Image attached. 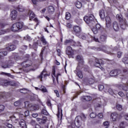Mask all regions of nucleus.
I'll return each instance as SVG.
<instances>
[{
	"label": "nucleus",
	"mask_w": 128,
	"mask_h": 128,
	"mask_svg": "<svg viewBox=\"0 0 128 128\" xmlns=\"http://www.w3.org/2000/svg\"><path fill=\"white\" fill-rule=\"evenodd\" d=\"M81 100L84 102H90V100H92V97L90 96H83L81 97Z\"/></svg>",
	"instance_id": "obj_22"
},
{
	"label": "nucleus",
	"mask_w": 128,
	"mask_h": 128,
	"mask_svg": "<svg viewBox=\"0 0 128 128\" xmlns=\"http://www.w3.org/2000/svg\"><path fill=\"white\" fill-rule=\"evenodd\" d=\"M92 50H94L98 51V50H102V49L100 48H96L94 46H92L91 48Z\"/></svg>",
	"instance_id": "obj_56"
},
{
	"label": "nucleus",
	"mask_w": 128,
	"mask_h": 128,
	"mask_svg": "<svg viewBox=\"0 0 128 128\" xmlns=\"http://www.w3.org/2000/svg\"><path fill=\"white\" fill-rule=\"evenodd\" d=\"M100 40L101 42H106V35H102L100 37Z\"/></svg>",
	"instance_id": "obj_38"
},
{
	"label": "nucleus",
	"mask_w": 128,
	"mask_h": 128,
	"mask_svg": "<svg viewBox=\"0 0 128 128\" xmlns=\"http://www.w3.org/2000/svg\"><path fill=\"white\" fill-rule=\"evenodd\" d=\"M16 48V46L14 45H10L8 47H6L5 50L8 52H12V50H14Z\"/></svg>",
	"instance_id": "obj_17"
},
{
	"label": "nucleus",
	"mask_w": 128,
	"mask_h": 128,
	"mask_svg": "<svg viewBox=\"0 0 128 128\" xmlns=\"http://www.w3.org/2000/svg\"><path fill=\"white\" fill-rule=\"evenodd\" d=\"M19 124L22 128H28L26 124V121L22 119L20 121Z\"/></svg>",
	"instance_id": "obj_19"
},
{
	"label": "nucleus",
	"mask_w": 128,
	"mask_h": 128,
	"mask_svg": "<svg viewBox=\"0 0 128 128\" xmlns=\"http://www.w3.org/2000/svg\"><path fill=\"white\" fill-rule=\"evenodd\" d=\"M4 106L0 105V112H4Z\"/></svg>",
	"instance_id": "obj_58"
},
{
	"label": "nucleus",
	"mask_w": 128,
	"mask_h": 128,
	"mask_svg": "<svg viewBox=\"0 0 128 128\" xmlns=\"http://www.w3.org/2000/svg\"><path fill=\"white\" fill-rule=\"evenodd\" d=\"M76 60L80 64H84V58L82 55H78L76 57Z\"/></svg>",
	"instance_id": "obj_20"
},
{
	"label": "nucleus",
	"mask_w": 128,
	"mask_h": 128,
	"mask_svg": "<svg viewBox=\"0 0 128 128\" xmlns=\"http://www.w3.org/2000/svg\"><path fill=\"white\" fill-rule=\"evenodd\" d=\"M126 123L124 122H122L120 124V128H126Z\"/></svg>",
	"instance_id": "obj_35"
},
{
	"label": "nucleus",
	"mask_w": 128,
	"mask_h": 128,
	"mask_svg": "<svg viewBox=\"0 0 128 128\" xmlns=\"http://www.w3.org/2000/svg\"><path fill=\"white\" fill-rule=\"evenodd\" d=\"M14 106H20V100H17L14 102Z\"/></svg>",
	"instance_id": "obj_44"
},
{
	"label": "nucleus",
	"mask_w": 128,
	"mask_h": 128,
	"mask_svg": "<svg viewBox=\"0 0 128 128\" xmlns=\"http://www.w3.org/2000/svg\"><path fill=\"white\" fill-rule=\"evenodd\" d=\"M94 3H90L88 4V8L90 10H92V8H94Z\"/></svg>",
	"instance_id": "obj_55"
},
{
	"label": "nucleus",
	"mask_w": 128,
	"mask_h": 128,
	"mask_svg": "<svg viewBox=\"0 0 128 128\" xmlns=\"http://www.w3.org/2000/svg\"><path fill=\"white\" fill-rule=\"evenodd\" d=\"M52 74L54 76H56V80H57V82H58V76H61L60 73L58 74L56 76V69L54 68H52Z\"/></svg>",
	"instance_id": "obj_23"
},
{
	"label": "nucleus",
	"mask_w": 128,
	"mask_h": 128,
	"mask_svg": "<svg viewBox=\"0 0 128 128\" xmlns=\"http://www.w3.org/2000/svg\"><path fill=\"white\" fill-rule=\"evenodd\" d=\"M103 124L104 126L108 127V125L110 124L108 123V122H104Z\"/></svg>",
	"instance_id": "obj_63"
},
{
	"label": "nucleus",
	"mask_w": 128,
	"mask_h": 128,
	"mask_svg": "<svg viewBox=\"0 0 128 128\" xmlns=\"http://www.w3.org/2000/svg\"><path fill=\"white\" fill-rule=\"evenodd\" d=\"M102 50H104L106 54H110L111 56H112V54H114V53H112L111 52H110L108 51H107L106 50V46H102Z\"/></svg>",
	"instance_id": "obj_28"
},
{
	"label": "nucleus",
	"mask_w": 128,
	"mask_h": 128,
	"mask_svg": "<svg viewBox=\"0 0 128 128\" xmlns=\"http://www.w3.org/2000/svg\"><path fill=\"white\" fill-rule=\"evenodd\" d=\"M28 14L29 16L30 20H32L36 16L32 10H29Z\"/></svg>",
	"instance_id": "obj_25"
},
{
	"label": "nucleus",
	"mask_w": 128,
	"mask_h": 128,
	"mask_svg": "<svg viewBox=\"0 0 128 128\" xmlns=\"http://www.w3.org/2000/svg\"><path fill=\"white\" fill-rule=\"evenodd\" d=\"M0 74H2L3 76H9V78H14V76L12 75L10 73H6L4 72H2L0 73Z\"/></svg>",
	"instance_id": "obj_30"
},
{
	"label": "nucleus",
	"mask_w": 128,
	"mask_h": 128,
	"mask_svg": "<svg viewBox=\"0 0 128 128\" xmlns=\"http://www.w3.org/2000/svg\"><path fill=\"white\" fill-rule=\"evenodd\" d=\"M14 60H20V56L16 54L14 56Z\"/></svg>",
	"instance_id": "obj_49"
},
{
	"label": "nucleus",
	"mask_w": 128,
	"mask_h": 128,
	"mask_svg": "<svg viewBox=\"0 0 128 128\" xmlns=\"http://www.w3.org/2000/svg\"><path fill=\"white\" fill-rule=\"evenodd\" d=\"M102 64H104V60L102 59H98L96 58L95 60V66H97L98 68H100V66H102Z\"/></svg>",
	"instance_id": "obj_11"
},
{
	"label": "nucleus",
	"mask_w": 128,
	"mask_h": 128,
	"mask_svg": "<svg viewBox=\"0 0 128 128\" xmlns=\"http://www.w3.org/2000/svg\"><path fill=\"white\" fill-rule=\"evenodd\" d=\"M73 46H82V45H80V42H76V45H73Z\"/></svg>",
	"instance_id": "obj_59"
},
{
	"label": "nucleus",
	"mask_w": 128,
	"mask_h": 128,
	"mask_svg": "<svg viewBox=\"0 0 128 128\" xmlns=\"http://www.w3.org/2000/svg\"><path fill=\"white\" fill-rule=\"evenodd\" d=\"M21 64L23 68H28V66H30L32 64V62L30 60H28L22 62Z\"/></svg>",
	"instance_id": "obj_12"
},
{
	"label": "nucleus",
	"mask_w": 128,
	"mask_h": 128,
	"mask_svg": "<svg viewBox=\"0 0 128 128\" xmlns=\"http://www.w3.org/2000/svg\"><path fill=\"white\" fill-rule=\"evenodd\" d=\"M112 28L114 32H118L120 28V24L115 21L112 23Z\"/></svg>",
	"instance_id": "obj_7"
},
{
	"label": "nucleus",
	"mask_w": 128,
	"mask_h": 128,
	"mask_svg": "<svg viewBox=\"0 0 128 128\" xmlns=\"http://www.w3.org/2000/svg\"><path fill=\"white\" fill-rule=\"evenodd\" d=\"M105 18L106 22V28H110L112 26V20L110 19V16H106Z\"/></svg>",
	"instance_id": "obj_10"
},
{
	"label": "nucleus",
	"mask_w": 128,
	"mask_h": 128,
	"mask_svg": "<svg viewBox=\"0 0 128 128\" xmlns=\"http://www.w3.org/2000/svg\"><path fill=\"white\" fill-rule=\"evenodd\" d=\"M24 40H28V42H30L32 40V38H30V36H26V37H24Z\"/></svg>",
	"instance_id": "obj_54"
},
{
	"label": "nucleus",
	"mask_w": 128,
	"mask_h": 128,
	"mask_svg": "<svg viewBox=\"0 0 128 128\" xmlns=\"http://www.w3.org/2000/svg\"><path fill=\"white\" fill-rule=\"evenodd\" d=\"M36 120L39 122L40 124H46V122L48 118L46 116H44L42 117V118H37Z\"/></svg>",
	"instance_id": "obj_15"
},
{
	"label": "nucleus",
	"mask_w": 128,
	"mask_h": 128,
	"mask_svg": "<svg viewBox=\"0 0 128 128\" xmlns=\"http://www.w3.org/2000/svg\"><path fill=\"white\" fill-rule=\"evenodd\" d=\"M42 106H44L42 110V114H44V116H48V111L46 110V107H44V104H42Z\"/></svg>",
	"instance_id": "obj_31"
},
{
	"label": "nucleus",
	"mask_w": 128,
	"mask_h": 128,
	"mask_svg": "<svg viewBox=\"0 0 128 128\" xmlns=\"http://www.w3.org/2000/svg\"><path fill=\"white\" fill-rule=\"evenodd\" d=\"M18 16V12L16 10H13L11 12L10 16L12 20H16V16Z\"/></svg>",
	"instance_id": "obj_18"
},
{
	"label": "nucleus",
	"mask_w": 128,
	"mask_h": 128,
	"mask_svg": "<svg viewBox=\"0 0 128 128\" xmlns=\"http://www.w3.org/2000/svg\"><path fill=\"white\" fill-rule=\"evenodd\" d=\"M99 14H100V18H102V20H104V18L106 17V14H104V10H100L99 12Z\"/></svg>",
	"instance_id": "obj_26"
},
{
	"label": "nucleus",
	"mask_w": 128,
	"mask_h": 128,
	"mask_svg": "<svg viewBox=\"0 0 128 128\" xmlns=\"http://www.w3.org/2000/svg\"><path fill=\"white\" fill-rule=\"evenodd\" d=\"M116 108L118 110H122V106L120 104H117L116 105Z\"/></svg>",
	"instance_id": "obj_45"
},
{
	"label": "nucleus",
	"mask_w": 128,
	"mask_h": 128,
	"mask_svg": "<svg viewBox=\"0 0 128 128\" xmlns=\"http://www.w3.org/2000/svg\"><path fill=\"white\" fill-rule=\"evenodd\" d=\"M123 90H124L125 92H128V86L124 84L122 87Z\"/></svg>",
	"instance_id": "obj_57"
},
{
	"label": "nucleus",
	"mask_w": 128,
	"mask_h": 128,
	"mask_svg": "<svg viewBox=\"0 0 128 128\" xmlns=\"http://www.w3.org/2000/svg\"><path fill=\"white\" fill-rule=\"evenodd\" d=\"M48 11L49 14H53L54 12V8L52 6H49L48 8Z\"/></svg>",
	"instance_id": "obj_27"
},
{
	"label": "nucleus",
	"mask_w": 128,
	"mask_h": 128,
	"mask_svg": "<svg viewBox=\"0 0 128 128\" xmlns=\"http://www.w3.org/2000/svg\"><path fill=\"white\" fill-rule=\"evenodd\" d=\"M75 22L78 24H82V20L80 18H77Z\"/></svg>",
	"instance_id": "obj_50"
},
{
	"label": "nucleus",
	"mask_w": 128,
	"mask_h": 128,
	"mask_svg": "<svg viewBox=\"0 0 128 128\" xmlns=\"http://www.w3.org/2000/svg\"><path fill=\"white\" fill-rule=\"evenodd\" d=\"M98 116L99 118H102L104 116H102V114L100 113L98 114Z\"/></svg>",
	"instance_id": "obj_64"
},
{
	"label": "nucleus",
	"mask_w": 128,
	"mask_h": 128,
	"mask_svg": "<svg viewBox=\"0 0 128 128\" xmlns=\"http://www.w3.org/2000/svg\"><path fill=\"white\" fill-rule=\"evenodd\" d=\"M74 72L79 78H82V71L80 70V67L78 66L76 68V70Z\"/></svg>",
	"instance_id": "obj_9"
},
{
	"label": "nucleus",
	"mask_w": 128,
	"mask_h": 128,
	"mask_svg": "<svg viewBox=\"0 0 128 128\" xmlns=\"http://www.w3.org/2000/svg\"><path fill=\"white\" fill-rule=\"evenodd\" d=\"M84 22L86 24H94V16L92 14L88 15V16H85L84 18Z\"/></svg>",
	"instance_id": "obj_4"
},
{
	"label": "nucleus",
	"mask_w": 128,
	"mask_h": 128,
	"mask_svg": "<svg viewBox=\"0 0 128 128\" xmlns=\"http://www.w3.org/2000/svg\"><path fill=\"white\" fill-rule=\"evenodd\" d=\"M17 10L18 12H24V8L22 6V5H19L17 7Z\"/></svg>",
	"instance_id": "obj_39"
},
{
	"label": "nucleus",
	"mask_w": 128,
	"mask_h": 128,
	"mask_svg": "<svg viewBox=\"0 0 128 128\" xmlns=\"http://www.w3.org/2000/svg\"><path fill=\"white\" fill-rule=\"evenodd\" d=\"M123 72L124 74H128V69L127 68H124Z\"/></svg>",
	"instance_id": "obj_62"
},
{
	"label": "nucleus",
	"mask_w": 128,
	"mask_h": 128,
	"mask_svg": "<svg viewBox=\"0 0 128 128\" xmlns=\"http://www.w3.org/2000/svg\"><path fill=\"white\" fill-rule=\"evenodd\" d=\"M66 20H70V14L68 12L66 13Z\"/></svg>",
	"instance_id": "obj_48"
},
{
	"label": "nucleus",
	"mask_w": 128,
	"mask_h": 128,
	"mask_svg": "<svg viewBox=\"0 0 128 128\" xmlns=\"http://www.w3.org/2000/svg\"><path fill=\"white\" fill-rule=\"evenodd\" d=\"M8 52L6 51L0 52V66L2 64V68H8L12 66V65H10V64H8V63L5 62L2 64V60H0L2 57L6 56Z\"/></svg>",
	"instance_id": "obj_1"
},
{
	"label": "nucleus",
	"mask_w": 128,
	"mask_h": 128,
	"mask_svg": "<svg viewBox=\"0 0 128 128\" xmlns=\"http://www.w3.org/2000/svg\"><path fill=\"white\" fill-rule=\"evenodd\" d=\"M22 26H24L22 22H17L12 26L10 30L12 32H18L19 30L22 28Z\"/></svg>",
	"instance_id": "obj_3"
},
{
	"label": "nucleus",
	"mask_w": 128,
	"mask_h": 128,
	"mask_svg": "<svg viewBox=\"0 0 128 128\" xmlns=\"http://www.w3.org/2000/svg\"><path fill=\"white\" fill-rule=\"evenodd\" d=\"M20 92L21 94H26L28 90L27 88H22L20 89Z\"/></svg>",
	"instance_id": "obj_40"
},
{
	"label": "nucleus",
	"mask_w": 128,
	"mask_h": 128,
	"mask_svg": "<svg viewBox=\"0 0 128 128\" xmlns=\"http://www.w3.org/2000/svg\"><path fill=\"white\" fill-rule=\"evenodd\" d=\"M10 32V29L8 28L5 30H0V36H2V34H6V32Z\"/></svg>",
	"instance_id": "obj_33"
},
{
	"label": "nucleus",
	"mask_w": 128,
	"mask_h": 128,
	"mask_svg": "<svg viewBox=\"0 0 128 128\" xmlns=\"http://www.w3.org/2000/svg\"><path fill=\"white\" fill-rule=\"evenodd\" d=\"M96 116V114L94 112H92L90 114V118H94Z\"/></svg>",
	"instance_id": "obj_52"
},
{
	"label": "nucleus",
	"mask_w": 128,
	"mask_h": 128,
	"mask_svg": "<svg viewBox=\"0 0 128 128\" xmlns=\"http://www.w3.org/2000/svg\"><path fill=\"white\" fill-rule=\"evenodd\" d=\"M0 8H2L3 10H8V7L4 5H2L0 6Z\"/></svg>",
	"instance_id": "obj_46"
},
{
	"label": "nucleus",
	"mask_w": 128,
	"mask_h": 128,
	"mask_svg": "<svg viewBox=\"0 0 128 128\" xmlns=\"http://www.w3.org/2000/svg\"><path fill=\"white\" fill-rule=\"evenodd\" d=\"M111 118H112V122H116V120L118 118V114L116 112L112 113L111 114Z\"/></svg>",
	"instance_id": "obj_16"
},
{
	"label": "nucleus",
	"mask_w": 128,
	"mask_h": 128,
	"mask_svg": "<svg viewBox=\"0 0 128 128\" xmlns=\"http://www.w3.org/2000/svg\"><path fill=\"white\" fill-rule=\"evenodd\" d=\"M60 116L61 118H62V110L58 106V113L57 114L58 118H60Z\"/></svg>",
	"instance_id": "obj_29"
},
{
	"label": "nucleus",
	"mask_w": 128,
	"mask_h": 128,
	"mask_svg": "<svg viewBox=\"0 0 128 128\" xmlns=\"http://www.w3.org/2000/svg\"><path fill=\"white\" fill-rule=\"evenodd\" d=\"M6 126H7V128H12V124L6 123Z\"/></svg>",
	"instance_id": "obj_61"
},
{
	"label": "nucleus",
	"mask_w": 128,
	"mask_h": 128,
	"mask_svg": "<svg viewBox=\"0 0 128 128\" xmlns=\"http://www.w3.org/2000/svg\"><path fill=\"white\" fill-rule=\"evenodd\" d=\"M118 74L122 76V71L120 70H112L110 72V76H118Z\"/></svg>",
	"instance_id": "obj_5"
},
{
	"label": "nucleus",
	"mask_w": 128,
	"mask_h": 128,
	"mask_svg": "<svg viewBox=\"0 0 128 128\" xmlns=\"http://www.w3.org/2000/svg\"><path fill=\"white\" fill-rule=\"evenodd\" d=\"M76 6L78 8H82V2L78 1L76 2Z\"/></svg>",
	"instance_id": "obj_42"
},
{
	"label": "nucleus",
	"mask_w": 128,
	"mask_h": 128,
	"mask_svg": "<svg viewBox=\"0 0 128 128\" xmlns=\"http://www.w3.org/2000/svg\"><path fill=\"white\" fill-rule=\"evenodd\" d=\"M40 40L42 42L43 44H44V46H46V44H48V42H46V39L44 38V36L40 38Z\"/></svg>",
	"instance_id": "obj_37"
},
{
	"label": "nucleus",
	"mask_w": 128,
	"mask_h": 128,
	"mask_svg": "<svg viewBox=\"0 0 128 128\" xmlns=\"http://www.w3.org/2000/svg\"><path fill=\"white\" fill-rule=\"evenodd\" d=\"M108 92L110 94H111V96L114 94V92L112 89L110 88L108 90Z\"/></svg>",
	"instance_id": "obj_51"
},
{
	"label": "nucleus",
	"mask_w": 128,
	"mask_h": 128,
	"mask_svg": "<svg viewBox=\"0 0 128 128\" xmlns=\"http://www.w3.org/2000/svg\"><path fill=\"white\" fill-rule=\"evenodd\" d=\"M66 54L68 56H73L74 50L72 48V47L68 46L66 48Z\"/></svg>",
	"instance_id": "obj_14"
},
{
	"label": "nucleus",
	"mask_w": 128,
	"mask_h": 128,
	"mask_svg": "<svg viewBox=\"0 0 128 128\" xmlns=\"http://www.w3.org/2000/svg\"><path fill=\"white\" fill-rule=\"evenodd\" d=\"M98 88L99 90H100V92H102V90H103L104 89V86L103 85L100 84L98 86Z\"/></svg>",
	"instance_id": "obj_53"
},
{
	"label": "nucleus",
	"mask_w": 128,
	"mask_h": 128,
	"mask_svg": "<svg viewBox=\"0 0 128 128\" xmlns=\"http://www.w3.org/2000/svg\"><path fill=\"white\" fill-rule=\"evenodd\" d=\"M120 26L122 30H126L128 26L126 20H124V21H122V22H120Z\"/></svg>",
	"instance_id": "obj_13"
},
{
	"label": "nucleus",
	"mask_w": 128,
	"mask_h": 128,
	"mask_svg": "<svg viewBox=\"0 0 128 128\" xmlns=\"http://www.w3.org/2000/svg\"><path fill=\"white\" fill-rule=\"evenodd\" d=\"M122 62L124 64H128V58L124 57L122 59Z\"/></svg>",
	"instance_id": "obj_47"
},
{
	"label": "nucleus",
	"mask_w": 128,
	"mask_h": 128,
	"mask_svg": "<svg viewBox=\"0 0 128 128\" xmlns=\"http://www.w3.org/2000/svg\"><path fill=\"white\" fill-rule=\"evenodd\" d=\"M40 90H42V92H48V90H46V87H44V86H41L40 88Z\"/></svg>",
	"instance_id": "obj_36"
},
{
	"label": "nucleus",
	"mask_w": 128,
	"mask_h": 128,
	"mask_svg": "<svg viewBox=\"0 0 128 128\" xmlns=\"http://www.w3.org/2000/svg\"><path fill=\"white\" fill-rule=\"evenodd\" d=\"M64 46H68V44H70V46H76V42L74 41V40L72 39L66 40L64 42Z\"/></svg>",
	"instance_id": "obj_8"
},
{
	"label": "nucleus",
	"mask_w": 128,
	"mask_h": 128,
	"mask_svg": "<svg viewBox=\"0 0 128 128\" xmlns=\"http://www.w3.org/2000/svg\"><path fill=\"white\" fill-rule=\"evenodd\" d=\"M46 72V70L44 69L40 74L38 76V78H40V82H42V76H44V73Z\"/></svg>",
	"instance_id": "obj_41"
},
{
	"label": "nucleus",
	"mask_w": 128,
	"mask_h": 128,
	"mask_svg": "<svg viewBox=\"0 0 128 128\" xmlns=\"http://www.w3.org/2000/svg\"><path fill=\"white\" fill-rule=\"evenodd\" d=\"M38 40L37 41V42H35L34 43L32 48H34L35 50H36V48H38Z\"/></svg>",
	"instance_id": "obj_34"
},
{
	"label": "nucleus",
	"mask_w": 128,
	"mask_h": 128,
	"mask_svg": "<svg viewBox=\"0 0 128 128\" xmlns=\"http://www.w3.org/2000/svg\"><path fill=\"white\" fill-rule=\"evenodd\" d=\"M116 18L120 22H124V20H125L122 18V14H118L116 16Z\"/></svg>",
	"instance_id": "obj_24"
},
{
	"label": "nucleus",
	"mask_w": 128,
	"mask_h": 128,
	"mask_svg": "<svg viewBox=\"0 0 128 128\" xmlns=\"http://www.w3.org/2000/svg\"><path fill=\"white\" fill-rule=\"evenodd\" d=\"M74 32H76V34H78L82 32V29L80 28V27L75 26L74 28Z\"/></svg>",
	"instance_id": "obj_21"
},
{
	"label": "nucleus",
	"mask_w": 128,
	"mask_h": 128,
	"mask_svg": "<svg viewBox=\"0 0 128 128\" xmlns=\"http://www.w3.org/2000/svg\"><path fill=\"white\" fill-rule=\"evenodd\" d=\"M118 94L120 96H121L122 98L124 96V92H118Z\"/></svg>",
	"instance_id": "obj_60"
},
{
	"label": "nucleus",
	"mask_w": 128,
	"mask_h": 128,
	"mask_svg": "<svg viewBox=\"0 0 128 128\" xmlns=\"http://www.w3.org/2000/svg\"><path fill=\"white\" fill-rule=\"evenodd\" d=\"M86 118V116L84 114H82L80 116H78L76 118H75V124L78 126V128H80V126H82V123L80 122V120H82L83 122H84Z\"/></svg>",
	"instance_id": "obj_2"
},
{
	"label": "nucleus",
	"mask_w": 128,
	"mask_h": 128,
	"mask_svg": "<svg viewBox=\"0 0 128 128\" xmlns=\"http://www.w3.org/2000/svg\"><path fill=\"white\" fill-rule=\"evenodd\" d=\"M88 82L90 84H92L94 82V79L93 78H90L88 80Z\"/></svg>",
	"instance_id": "obj_43"
},
{
	"label": "nucleus",
	"mask_w": 128,
	"mask_h": 128,
	"mask_svg": "<svg viewBox=\"0 0 128 128\" xmlns=\"http://www.w3.org/2000/svg\"><path fill=\"white\" fill-rule=\"evenodd\" d=\"M40 106L38 105L34 104L31 106V110H38Z\"/></svg>",
	"instance_id": "obj_32"
},
{
	"label": "nucleus",
	"mask_w": 128,
	"mask_h": 128,
	"mask_svg": "<svg viewBox=\"0 0 128 128\" xmlns=\"http://www.w3.org/2000/svg\"><path fill=\"white\" fill-rule=\"evenodd\" d=\"M102 30V26H100V24H96V28H92V30L94 34H96L100 32V30Z\"/></svg>",
	"instance_id": "obj_6"
}]
</instances>
